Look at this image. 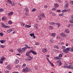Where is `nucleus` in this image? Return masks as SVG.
I'll return each mask as SVG.
<instances>
[{"label":"nucleus","mask_w":73,"mask_h":73,"mask_svg":"<svg viewBox=\"0 0 73 73\" xmlns=\"http://www.w3.org/2000/svg\"><path fill=\"white\" fill-rule=\"evenodd\" d=\"M38 67L37 66H35V69L36 70H37V69Z\"/></svg>","instance_id":"3c124183"},{"label":"nucleus","mask_w":73,"mask_h":73,"mask_svg":"<svg viewBox=\"0 0 73 73\" xmlns=\"http://www.w3.org/2000/svg\"><path fill=\"white\" fill-rule=\"evenodd\" d=\"M70 23H73V15H72L71 17V20L70 21Z\"/></svg>","instance_id":"0eeeda50"},{"label":"nucleus","mask_w":73,"mask_h":73,"mask_svg":"<svg viewBox=\"0 0 73 73\" xmlns=\"http://www.w3.org/2000/svg\"><path fill=\"white\" fill-rule=\"evenodd\" d=\"M49 28L50 29H53V27L52 26H49Z\"/></svg>","instance_id":"aec40b11"},{"label":"nucleus","mask_w":73,"mask_h":73,"mask_svg":"<svg viewBox=\"0 0 73 73\" xmlns=\"http://www.w3.org/2000/svg\"><path fill=\"white\" fill-rule=\"evenodd\" d=\"M70 3L71 5H73V1H71Z\"/></svg>","instance_id":"a19ab883"},{"label":"nucleus","mask_w":73,"mask_h":73,"mask_svg":"<svg viewBox=\"0 0 73 73\" xmlns=\"http://www.w3.org/2000/svg\"><path fill=\"white\" fill-rule=\"evenodd\" d=\"M56 60H58V59L60 60V59L58 57H56Z\"/></svg>","instance_id":"bf43d9fd"},{"label":"nucleus","mask_w":73,"mask_h":73,"mask_svg":"<svg viewBox=\"0 0 73 73\" xmlns=\"http://www.w3.org/2000/svg\"><path fill=\"white\" fill-rule=\"evenodd\" d=\"M36 11V9H33V10H32V12H35Z\"/></svg>","instance_id":"7c9ffc66"},{"label":"nucleus","mask_w":73,"mask_h":73,"mask_svg":"<svg viewBox=\"0 0 73 73\" xmlns=\"http://www.w3.org/2000/svg\"><path fill=\"white\" fill-rule=\"evenodd\" d=\"M59 16H64V14L61 13L59 15Z\"/></svg>","instance_id":"c9c22d12"},{"label":"nucleus","mask_w":73,"mask_h":73,"mask_svg":"<svg viewBox=\"0 0 73 73\" xmlns=\"http://www.w3.org/2000/svg\"><path fill=\"white\" fill-rule=\"evenodd\" d=\"M25 25V23H23V22L21 23V25L22 26H23V27H24Z\"/></svg>","instance_id":"e433bc0d"},{"label":"nucleus","mask_w":73,"mask_h":73,"mask_svg":"<svg viewBox=\"0 0 73 73\" xmlns=\"http://www.w3.org/2000/svg\"><path fill=\"white\" fill-rule=\"evenodd\" d=\"M25 28H29L30 27H31V26L29 25H25Z\"/></svg>","instance_id":"6ab92c4d"},{"label":"nucleus","mask_w":73,"mask_h":73,"mask_svg":"<svg viewBox=\"0 0 73 73\" xmlns=\"http://www.w3.org/2000/svg\"><path fill=\"white\" fill-rule=\"evenodd\" d=\"M26 56H30L31 55V54H29L28 52H27V53H26Z\"/></svg>","instance_id":"5701e85b"},{"label":"nucleus","mask_w":73,"mask_h":73,"mask_svg":"<svg viewBox=\"0 0 73 73\" xmlns=\"http://www.w3.org/2000/svg\"><path fill=\"white\" fill-rule=\"evenodd\" d=\"M70 41L71 42H73V39H71Z\"/></svg>","instance_id":"338daca9"},{"label":"nucleus","mask_w":73,"mask_h":73,"mask_svg":"<svg viewBox=\"0 0 73 73\" xmlns=\"http://www.w3.org/2000/svg\"><path fill=\"white\" fill-rule=\"evenodd\" d=\"M30 59H29V60H32V59L33 58V57H32L31 56H30L29 57Z\"/></svg>","instance_id":"6e6d98bb"},{"label":"nucleus","mask_w":73,"mask_h":73,"mask_svg":"<svg viewBox=\"0 0 73 73\" xmlns=\"http://www.w3.org/2000/svg\"><path fill=\"white\" fill-rule=\"evenodd\" d=\"M31 70V69L29 67H27L25 69L23 68L22 70V72H29Z\"/></svg>","instance_id":"f03ea898"},{"label":"nucleus","mask_w":73,"mask_h":73,"mask_svg":"<svg viewBox=\"0 0 73 73\" xmlns=\"http://www.w3.org/2000/svg\"><path fill=\"white\" fill-rule=\"evenodd\" d=\"M3 61L1 59L0 60V64H3Z\"/></svg>","instance_id":"473e14b6"},{"label":"nucleus","mask_w":73,"mask_h":73,"mask_svg":"<svg viewBox=\"0 0 73 73\" xmlns=\"http://www.w3.org/2000/svg\"><path fill=\"white\" fill-rule=\"evenodd\" d=\"M60 35L61 36H64V33H61Z\"/></svg>","instance_id":"49530a36"},{"label":"nucleus","mask_w":73,"mask_h":73,"mask_svg":"<svg viewBox=\"0 0 73 73\" xmlns=\"http://www.w3.org/2000/svg\"><path fill=\"white\" fill-rule=\"evenodd\" d=\"M5 41H6L5 40H0V42H1V43H2V44H3V43H4V42H5Z\"/></svg>","instance_id":"4468645a"},{"label":"nucleus","mask_w":73,"mask_h":73,"mask_svg":"<svg viewBox=\"0 0 73 73\" xmlns=\"http://www.w3.org/2000/svg\"><path fill=\"white\" fill-rule=\"evenodd\" d=\"M5 27H6V25L5 24H4V23H2V25H1V27H2V28H5Z\"/></svg>","instance_id":"f8f14e48"},{"label":"nucleus","mask_w":73,"mask_h":73,"mask_svg":"<svg viewBox=\"0 0 73 73\" xmlns=\"http://www.w3.org/2000/svg\"><path fill=\"white\" fill-rule=\"evenodd\" d=\"M8 23L9 24H12V22L11 21H9L8 22Z\"/></svg>","instance_id":"393cba45"},{"label":"nucleus","mask_w":73,"mask_h":73,"mask_svg":"<svg viewBox=\"0 0 73 73\" xmlns=\"http://www.w3.org/2000/svg\"><path fill=\"white\" fill-rule=\"evenodd\" d=\"M65 66H66L67 68H69V69H73V66L70 65L68 66H64V67H65Z\"/></svg>","instance_id":"39448f33"},{"label":"nucleus","mask_w":73,"mask_h":73,"mask_svg":"<svg viewBox=\"0 0 73 73\" xmlns=\"http://www.w3.org/2000/svg\"><path fill=\"white\" fill-rule=\"evenodd\" d=\"M3 34L2 33H0V36H3Z\"/></svg>","instance_id":"de8ad7c7"},{"label":"nucleus","mask_w":73,"mask_h":73,"mask_svg":"<svg viewBox=\"0 0 73 73\" xmlns=\"http://www.w3.org/2000/svg\"><path fill=\"white\" fill-rule=\"evenodd\" d=\"M2 19L3 20H6V17H4L2 18Z\"/></svg>","instance_id":"c756f323"},{"label":"nucleus","mask_w":73,"mask_h":73,"mask_svg":"<svg viewBox=\"0 0 73 73\" xmlns=\"http://www.w3.org/2000/svg\"><path fill=\"white\" fill-rule=\"evenodd\" d=\"M49 24L50 25H54V23L53 22H50Z\"/></svg>","instance_id":"b1692460"},{"label":"nucleus","mask_w":73,"mask_h":73,"mask_svg":"<svg viewBox=\"0 0 73 73\" xmlns=\"http://www.w3.org/2000/svg\"><path fill=\"white\" fill-rule=\"evenodd\" d=\"M33 50L32 49L31 50L29 51L28 53H29V54H30V53H32Z\"/></svg>","instance_id":"72a5a7b5"},{"label":"nucleus","mask_w":73,"mask_h":73,"mask_svg":"<svg viewBox=\"0 0 73 73\" xmlns=\"http://www.w3.org/2000/svg\"><path fill=\"white\" fill-rule=\"evenodd\" d=\"M65 32L66 33H67V34L69 33L70 32V31H69V29H66L65 30Z\"/></svg>","instance_id":"423d86ee"},{"label":"nucleus","mask_w":73,"mask_h":73,"mask_svg":"<svg viewBox=\"0 0 73 73\" xmlns=\"http://www.w3.org/2000/svg\"><path fill=\"white\" fill-rule=\"evenodd\" d=\"M11 27L9 26H7L6 25V27H5V28H10Z\"/></svg>","instance_id":"8fccbe9b"},{"label":"nucleus","mask_w":73,"mask_h":73,"mask_svg":"<svg viewBox=\"0 0 73 73\" xmlns=\"http://www.w3.org/2000/svg\"><path fill=\"white\" fill-rule=\"evenodd\" d=\"M32 53H33V54H34V55H36L37 54V52H36L33 50Z\"/></svg>","instance_id":"2eb2a0df"},{"label":"nucleus","mask_w":73,"mask_h":73,"mask_svg":"<svg viewBox=\"0 0 73 73\" xmlns=\"http://www.w3.org/2000/svg\"><path fill=\"white\" fill-rule=\"evenodd\" d=\"M54 6L55 8H57L58 7V4L57 3L55 4L54 5Z\"/></svg>","instance_id":"dca6fc26"},{"label":"nucleus","mask_w":73,"mask_h":73,"mask_svg":"<svg viewBox=\"0 0 73 73\" xmlns=\"http://www.w3.org/2000/svg\"><path fill=\"white\" fill-rule=\"evenodd\" d=\"M5 57H2L1 59L2 60H5Z\"/></svg>","instance_id":"79ce46f5"},{"label":"nucleus","mask_w":73,"mask_h":73,"mask_svg":"<svg viewBox=\"0 0 73 73\" xmlns=\"http://www.w3.org/2000/svg\"><path fill=\"white\" fill-rule=\"evenodd\" d=\"M7 69L9 70L11 69V65H9L7 66Z\"/></svg>","instance_id":"9d476101"},{"label":"nucleus","mask_w":73,"mask_h":73,"mask_svg":"<svg viewBox=\"0 0 73 73\" xmlns=\"http://www.w3.org/2000/svg\"><path fill=\"white\" fill-rule=\"evenodd\" d=\"M47 50L46 48H44L42 50V52L43 53H45L46 52Z\"/></svg>","instance_id":"9b49d317"},{"label":"nucleus","mask_w":73,"mask_h":73,"mask_svg":"<svg viewBox=\"0 0 73 73\" xmlns=\"http://www.w3.org/2000/svg\"><path fill=\"white\" fill-rule=\"evenodd\" d=\"M12 29H10L7 31V32H8V33H10V32H11L12 31Z\"/></svg>","instance_id":"f3484780"},{"label":"nucleus","mask_w":73,"mask_h":73,"mask_svg":"<svg viewBox=\"0 0 73 73\" xmlns=\"http://www.w3.org/2000/svg\"><path fill=\"white\" fill-rule=\"evenodd\" d=\"M35 27H37L38 26V24L37 23H36L35 25Z\"/></svg>","instance_id":"052dcab7"},{"label":"nucleus","mask_w":73,"mask_h":73,"mask_svg":"<svg viewBox=\"0 0 73 73\" xmlns=\"http://www.w3.org/2000/svg\"><path fill=\"white\" fill-rule=\"evenodd\" d=\"M57 11L58 12H60V11H61V10H57Z\"/></svg>","instance_id":"e2e57ef3"},{"label":"nucleus","mask_w":73,"mask_h":73,"mask_svg":"<svg viewBox=\"0 0 73 73\" xmlns=\"http://www.w3.org/2000/svg\"><path fill=\"white\" fill-rule=\"evenodd\" d=\"M25 11H26V12H28V8L27 7H26L25 9Z\"/></svg>","instance_id":"cd10ccee"},{"label":"nucleus","mask_w":73,"mask_h":73,"mask_svg":"<svg viewBox=\"0 0 73 73\" xmlns=\"http://www.w3.org/2000/svg\"><path fill=\"white\" fill-rule=\"evenodd\" d=\"M62 49H65L66 47H65V46H63L62 47Z\"/></svg>","instance_id":"c03bdc74"},{"label":"nucleus","mask_w":73,"mask_h":73,"mask_svg":"<svg viewBox=\"0 0 73 73\" xmlns=\"http://www.w3.org/2000/svg\"><path fill=\"white\" fill-rule=\"evenodd\" d=\"M58 46H57V45H55L54 46V47L55 48H57Z\"/></svg>","instance_id":"13d9d810"},{"label":"nucleus","mask_w":73,"mask_h":73,"mask_svg":"<svg viewBox=\"0 0 73 73\" xmlns=\"http://www.w3.org/2000/svg\"><path fill=\"white\" fill-rule=\"evenodd\" d=\"M62 56V54H61L59 55V57H61Z\"/></svg>","instance_id":"f704fd0d"},{"label":"nucleus","mask_w":73,"mask_h":73,"mask_svg":"<svg viewBox=\"0 0 73 73\" xmlns=\"http://www.w3.org/2000/svg\"><path fill=\"white\" fill-rule=\"evenodd\" d=\"M7 1H8V3H9V4H12V1H11L10 0H8Z\"/></svg>","instance_id":"4be33fe9"},{"label":"nucleus","mask_w":73,"mask_h":73,"mask_svg":"<svg viewBox=\"0 0 73 73\" xmlns=\"http://www.w3.org/2000/svg\"><path fill=\"white\" fill-rule=\"evenodd\" d=\"M17 51L19 52V53H21L22 52V50H20V49H17Z\"/></svg>","instance_id":"a211bd4d"},{"label":"nucleus","mask_w":73,"mask_h":73,"mask_svg":"<svg viewBox=\"0 0 73 73\" xmlns=\"http://www.w3.org/2000/svg\"><path fill=\"white\" fill-rule=\"evenodd\" d=\"M36 45H38L39 44H38V42H36Z\"/></svg>","instance_id":"680f3d73"},{"label":"nucleus","mask_w":73,"mask_h":73,"mask_svg":"<svg viewBox=\"0 0 73 73\" xmlns=\"http://www.w3.org/2000/svg\"><path fill=\"white\" fill-rule=\"evenodd\" d=\"M44 8H48V6H47V5H45L44 6Z\"/></svg>","instance_id":"864d4df0"},{"label":"nucleus","mask_w":73,"mask_h":73,"mask_svg":"<svg viewBox=\"0 0 73 73\" xmlns=\"http://www.w3.org/2000/svg\"><path fill=\"white\" fill-rule=\"evenodd\" d=\"M19 60L17 59H15V61L14 63L15 64H17L18 63H19Z\"/></svg>","instance_id":"6e6552de"},{"label":"nucleus","mask_w":73,"mask_h":73,"mask_svg":"<svg viewBox=\"0 0 73 73\" xmlns=\"http://www.w3.org/2000/svg\"><path fill=\"white\" fill-rule=\"evenodd\" d=\"M56 62L58 63V64L60 65H62L61 63V62H60V60H58Z\"/></svg>","instance_id":"ddd939ff"},{"label":"nucleus","mask_w":73,"mask_h":73,"mask_svg":"<svg viewBox=\"0 0 73 73\" xmlns=\"http://www.w3.org/2000/svg\"><path fill=\"white\" fill-rule=\"evenodd\" d=\"M12 15H13V12L12 11L8 13V16H11Z\"/></svg>","instance_id":"1a4fd4ad"},{"label":"nucleus","mask_w":73,"mask_h":73,"mask_svg":"<svg viewBox=\"0 0 73 73\" xmlns=\"http://www.w3.org/2000/svg\"><path fill=\"white\" fill-rule=\"evenodd\" d=\"M64 6L67 8V7H68V4H66Z\"/></svg>","instance_id":"58836bf2"},{"label":"nucleus","mask_w":73,"mask_h":73,"mask_svg":"<svg viewBox=\"0 0 73 73\" xmlns=\"http://www.w3.org/2000/svg\"><path fill=\"white\" fill-rule=\"evenodd\" d=\"M63 36H64V37H66V35L65 34H64L63 35Z\"/></svg>","instance_id":"0e129e2a"},{"label":"nucleus","mask_w":73,"mask_h":73,"mask_svg":"<svg viewBox=\"0 0 73 73\" xmlns=\"http://www.w3.org/2000/svg\"><path fill=\"white\" fill-rule=\"evenodd\" d=\"M67 12V10L66 9L64 10L63 11V12Z\"/></svg>","instance_id":"ea45409f"},{"label":"nucleus","mask_w":73,"mask_h":73,"mask_svg":"<svg viewBox=\"0 0 73 73\" xmlns=\"http://www.w3.org/2000/svg\"><path fill=\"white\" fill-rule=\"evenodd\" d=\"M56 35V34L54 33H52V34H51V36H55Z\"/></svg>","instance_id":"412c9836"},{"label":"nucleus","mask_w":73,"mask_h":73,"mask_svg":"<svg viewBox=\"0 0 73 73\" xmlns=\"http://www.w3.org/2000/svg\"><path fill=\"white\" fill-rule=\"evenodd\" d=\"M30 36H35V35L34 34V33H31V34H30Z\"/></svg>","instance_id":"2f4dec72"},{"label":"nucleus","mask_w":73,"mask_h":73,"mask_svg":"<svg viewBox=\"0 0 73 73\" xmlns=\"http://www.w3.org/2000/svg\"><path fill=\"white\" fill-rule=\"evenodd\" d=\"M10 52H13V50H10Z\"/></svg>","instance_id":"774afa93"},{"label":"nucleus","mask_w":73,"mask_h":73,"mask_svg":"<svg viewBox=\"0 0 73 73\" xmlns=\"http://www.w3.org/2000/svg\"><path fill=\"white\" fill-rule=\"evenodd\" d=\"M50 64H51V65L52 66H54L53 64L52 63H50Z\"/></svg>","instance_id":"37998d69"},{"label":"nucleus","mask_w":73,"mask_h":73,"mask_svg":"<svg viewBox=\"0 0 73 73\" xmlns=\"http://www.w3.org/2000/svg\"><path fill=\"white\" fill-rule=\"evenodd\" d=\"M25 60L26 61H31V60L28 59H26Z\"/></svg>","instance_id":"09e8293b"},{"label":"nucleus","mask_w":73,"mask_h":73,"mask_svg":"<svg viewBox=\"0 0 73 73\" xmlns=\"http://www.w3.org/2000/svg\"><path fill=\"white\" fill-rule=\"evenodd\" d=\"M3 10L2 9H0V12H3Z\"/></svg>","instance_id":"4c0bfd02"},{"label":"nucleus","mask_w":73,"mask_h":73,"mask_svg":"<svg viewBox=\"0 0 73 73\" xmlns=\"http://www.w3.org/2000/svg\"><path fill=\"white\" fill-rule=\"evenodd\" d=\"M25 66H26V64H23V66H22V68H24V67H25Z\"/></svg>","instance_id":"c85d7f7f"},{"label":"nucleus","mask_w":73,"mask_h":73,"mask_svg":"<svg viewBox=\"0 0 73 73\" xmlns=\"http://www.w3.org/2000/svg\"><path fill=\"white\" fill-rule=\"evenodd\" d=\"M57 39H59V38H60V36H57Z\"/></svg>","instance_id":"4d7b16f0"},{"label":"nucleus","mask_w":73,"mask_h":73,"mask_svg":"<svg viewBox=\"0 0 73 73\" xmlns=\"http://www.w3.org/2000/svg\"><path fill=\"white\" fill-rule=\"evenodd\" d=\"M41 16H42L44 18L45 17V16L44 15V14H40L38 16V19L39 20H42V17Z\"/></svg>","instance_id":"20e7f679"},{"label":"nucleus","mask_w":73,"mask_h":73,"mask_svg":"<svg viewBox=\"0 0 73 73\" xmlns=\"http://www.w3.org/2000/svg\"><path fill=\"white\" fill-rule=\"evenodd\" d=\"M1 48H4V47H5V46H4L3 45H1Z\"/></svg>","instance_id":"a18cd8bd"},{"label":"nucleus","mask_w":73,"mask_h":73,"mask_svg":"<svg viewBox=\"0 0 73 73\" xmlns=\"http://www.w3.org/2000/svg\"><path fill=\"white\" fill-rule=\"evenodd\" d=\"M67 11H68V12H70V9H68V10H67Z\"/></svg>","instance_id":"603ef678"},{"label":"nucleus","mask_w":73,"mask_h":73,"mask_svg":"<svg viewBox=\"0 0 73 73\" xmlns=\"http://www.w3.org/2000/svg\"><path fill=\"white\" fill-rule=\"evenodd\" d=\"M25 46H26L22 49V50L23 52H25V50H27V49H31L30 47L28 46L27 44H25Z\"/></svg>","instance_id":"7ed1b4c3"},{"label":"nucleus","mask_w":73,"mask_h":73,"mask_svg":"<svg viewBox=\"0 0 73 73\" xmlns=\"http://www.w3.org/2000/svg\"><path fill=\"white\" fill-rule=\"evenodd\" d=\"M52 11H56V8H53L52 9Z\"/></svg>","instance_id":"5fc2aeb1"},{"label":"nucleus","mask_w":73,"mask_h":73,"mask_svg":"<svg viewBox=\"0 0 73 73\" xmlns=\"http://www.w3.org/2000/svg\"><path fill=\"white\" fill-rule=\"evenodd\" d=\"M56 24L58 25V28H59V27H60V23H56Z\"/></svg>","instance_id":"a878e982"},{"label":"nucleus","mask_w":73,"mask_h":73,"mask_svg":"<svg viewBox=\"0 0 73 73\" xmlns=\"http://www.w3.org/2000/svg\"><path fill=\"white\" fill-rule=\"evenodd\" d=\"M69 51H70V52H73V46L72 48H71V47H68L63 50V52H64V53H68V52Z\"/></svg>","instance_id":"f257e3e1"},{"label":"nucleus","mask_w":73,"mask_h":73,"mask_svg":"<svg viewBox=\"0 0 73 73\" xmlns=\"http://www.w3.org/2000/svg\"><path fill=\"white\" fill-rule=\"evenodd\" d=\"M50 41L52 43H53V42H54V40H53L52 39H50Z\"/></svg>","instance_id":"bb28decb"},{"label":"nucleus","mask_w":73,"mask_h":73,"mask_svg":"<svg viewBox=\"0 0 73 73\" xmlns=\"http://www.w3.org/2000/svg\"><path fill=\"white\" fill-rule=\"evenodd\" d=\"M16 55H18V56H21V54H16Z\"/></svg>","instance_id":"69168bd1"}]
</instances>
